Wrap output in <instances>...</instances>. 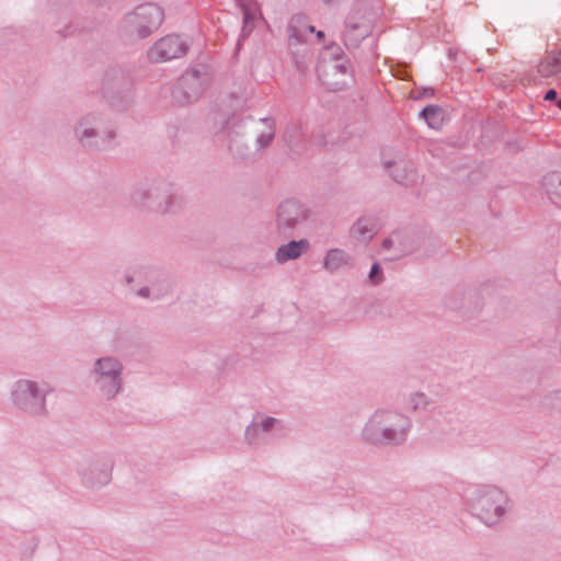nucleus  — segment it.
Masks as SVG:
<instances>
[{
    "mask_svg": "<svg viewBox=\"0 0 561 561\" xmlns=\"http://www.w3.org/2000/svg\"><path fill=\"white\" fill-rule=\"evenodd\" d=\"M465 499L472 515L488 526L500 523L508 511L507 494L495 485L470 488Z\"/></svg>",
    "mask_w": 561,
    "mask_h": 561,
    "instance_id": "f03ea898",
    "label": "nucleus"
},
{
    "mask_svg": "<svg viewBox=\"0 0 561 561\" xmlns=\"http://www.w3.org/2000/svg\"><path fill=\"white\" fill-rule=\"evenodd\" d=\"M428 404L430 400L423 392H412L405 399V408L411 411L424 410Z\"/></svg>",
    "mask_w": 561,
    "mask_h": 561,
    "instance_id": "393cba45",
    "label": "nucleus"
},
{
    "mask_svg": "<svg viewBox=\"0 0 561 561\" xmlns=\"http://www.w3.org/2000/svg\"><path fill=\"white\" fill-rule=\"evenodd\" d=\"M557 95H558L557 91L553 90V89H550V90H548L546 92L545 100L546 101H553V100L557 99Z\"/></svg>",
    "mask_w": 561,
    "mask_h": 561,
    "instance_id": "2f4dec72",
    "label": "nucleus"
},
{
    "mask_svg": "<svg viewBox=\"0 0 561 561\" xmlns=\"http://www.w3.org/2000/svg\"><path fill=\"white\" fill-rule=\"evenodd\" d=\"M377 232V224L374 218L360 217L351 228L353 238L360 241L370 240Z\"/></svg>",
    "mask_w": 561,
    "mask_h": 561,
    "instance_id": "aec40b11",
    "label": "nucleus"
},
{
    "mask_svg": "<svg viewBox=\"0 0 561 561\" xmlns=\"http://www.w3.org/2000/svg\"><path fill=\"white\" fill-rule=\"evenodd\" d=\"M314 32V26L309 25L302 14H296L289 21L288 37L291 45L304 43L307 35Z\"/></svg>",
    "mask_w": 561,
    "mask_h": 561,
    "instance_id": "6ab92c4d",
    "label": "nucleus"
},
{
    "mask_svg": "<svg viewBox=\"0 0 561 561\" xmlns=\"http://www.w3.org/2000/svg\"><path fill=\"white\" fill-rule=\"evenodd\" d=\"M540 410L548 415H561V389L546 393L540 402Z\"/></svg>",
    "mask_w": 561,
    "mask_h": 561,
    "instance_id": "412c9836",
    "label": "nucleus"
},
{
    "mask_svg": "<svg viewBox=\"0 0 561 561\" xmlns=\"http://www.w3.org/2000/svg\"><path fill=\"white\" fill-rule=\"evenodd\" d=\"M76 139L88 149H100L107 145L115 136L114 131L106 127L103 117L96 113L82 115L73 127Z\"/></svg>",
    "mask_w": 561,
    "mask_h": 561,
    "instance_id": "423d86ee",
    "label": "nucleus"
},
{
    "mask_svg": "<svg viewBox=\"0 0 561 561\" xmlns=\"http://www.w3.org/2000/svg\"><path fill=\"white\" fill-rule=\"evenodd\" d=\"M325 55L329 56L331 62L336 58H346L342 48L339 45L332 44L325 47Z\"/></svg>",
    "mask_w": 561,
    "mask_h": 561,
    "instance_id": "c85d7f7f",
    "label": "nucleus"
},
{
    "mask_svg": "<svg viewBox=\"0 0 561 561\" xmlns=\"http://www.w3.org/2000/svg\"><path fill=\"white\" fill-rule=\"evenodd\" d=\"M164 19L163 10L154 3L138 5L125 14L119 32L128 41L142 39L159 28Z\"/></svg>",
    "mask_w": 561,
    "mask_h": 561,
    "instance_id": "20e7f679",
    "label": "nucleus"
},
{
    "mask_svg": "<svg viewBox=\"0 0 561 561\" xmlns=\"http://www.w3.org/2000/svg\"><path fill=\"white\" fill-rule=\"evenodd\" d=\"M558 107L561 110V99L557 102Z\"/></svg>",
    "mask_w": 561,
    "mask_h": 561,
    "instance_id": "c9c22d12",
    "label": "nucleus"
},
{
    "mask_svg": "<svg viewBox=\"0 0 561 561\" xmlns=\"http://www.w3.org/2000/svg\"><path fill=\"white\" fill-rule=\"evenodd\" d=\"M383 165L385 169L389 170L392 179L401 185L410 186L417 181V172L411 163L385 161Z\"/></svg>",
    "mask_w": 561,
    "mask_h": 561,
    "instance_id": "2eb2a0df",
    "label": "nucleus"
},
{
    "mask_svg": "<svg viewBox=\"0 0 561 561\" xmlns=\"http://www.w3.org/2000/svg\"><path fill=\"white\" fill-rule=\"evenodd\" d=\"M392 241L391 240H385L383 241V247L385 248H389L391 245Z\"/></svg>",
    "mask_w": 561,
    "mask_h": 561,
    "instance_id": "f704fd0d",
    "label": "nucleus"
},
{
    "mask_svg": "<svg viewBox=\"0 0 561 561\" xmlns=\"http://www.w3.org/2000/svg\"><path fill=\"white\" fill-rule=\"evenodd\" d=\"M190 48L188 42L180 35L170 34L158 39L149 49L148 58L152 62H167L182 58Z\"/></svg>",
    "mask_w": 561,
    "mask_h": 561,
    "instance_id": "9d476101",
    "label": "nucleus"
},
{
    "mask_svg": "<svg viewBox=\"0 0 561 561\" xmlns=\"http://www.w3.org/2000/svg\"><path fill=\"white\" fill-rule=\"evenodd\" d=\"M370 25L366 21L353 22L348 19L343 34L344 44L347 47L356 48L370 34Z\"/></svg>",
    "mask_w": 561,
    "mask_h": 561,
    "instance_id": "a211bd4d",
    "label": "nucleus"
},
{
    "mask_svg": "<svg viewBox=\"0 0 561 561\" xmlns=\"http://www.w3.org/2000/svg\"><path fill=\"white\" fill-rule=\"evenodd\" d=\"M354 266L352 255L343 249L333 248L327 251L323 257V268L329 273L348 270Z\"/></svg>",
    "mask_w": 561,
    "mask_h": 561,
    "instance_id": "dca6fc26",
    "label": "nucleus"
},
{
    "mask_svg": "<svg viewBox=\"0 0 561 561\" xmlns=\"http://www.w3.org/2000/svg\"><path fill=\"white\" fill-rule=\"evenodd\" d=\"M244 125H245V118H240V117L233 116L232 118H230L226 122L222 129L228 133V136L230 138H232L233 135L238 136V135L242 134V129H243ZM229 150L231 152H234L232 139H230Z\"/></svg>",
    "mask_w": 561,
    "mask_h": 561,
    "instance_id": "b1692460",
    "label": "nucleus"
},
{
    "mask_svg": "<svg viewBox=\"0 0 561 561\" xmlns=\"http://www.w3.org/2000/svg\"><path fill=\"white\" fill-rule=\"evenodd\" d=\"M560 70H554V66L550 62H541L539 66V72L545 77H550L558 73Z\"/></svg>",
    "mask_w": 561,
    "mask_h": 561,
    "instance_id": "c756f323",
    "label": "nucleus"
},
{
    "mask_svg": "<svg viewBox=\"0 0 561 561\" xmlns=\"http://www.w3.org/2000/svg\"><path fill=\"white\" fill-rule=\"evenodd\" d=\"M174 196L157 184H140L130 193V203L134 207L154 214L172 211Z\"/></svg>",
    "mask_w": 561,
    "mask_h": 561,
    "instance_id": "0eeeda50",
    "label": "nucleus"
},
{
    "mask_svg": "<svg viewBox=\"0 0 561 561\" xmlns=\"http://www.w3.org/2000/svg\"><path fill=\"white\" fill-rule=\"evenodd\" d=\"M293 138H294V135H291V134H290V130H289V129H287V130L285 131V139H286V141L288 142V145H289L290 147H293V146H294V140H293Z\"/></svg>",
    "mask_w": 561,
    "mask_h": 561,
    "instance_id": "473e14b6",
    "label": "nucleus"
},
{
    "mask_svg": "<svg viewBox=\"0 0 561 561\" xmlns=\"http://www.w3.org/2000/svg\"><path fill=\"white\" fill-rule=\"evenodd\" d=\"M126 283L130 285L135 279H145L147 285L134 289V293L144 299L159 300L172 294V284L158 271L140 267L135 270L133 275H126Z\"/></svg>",
    "mask_w": 561,
    "mask_h": 561,
    "instance_id": "6e6552de",
    "label": "nucleus"
},
{
    "mask_svg": "<svg viewBox=\"0 0 561 561\" xmlns=\"http://www.w3.org/2000/svg\"><path fill=\"white\" fill-rule=\"evenodd\" d=\"M310 249V242L307 239L291 240L280 245L275 252V260L279 264L297 260Z\"/></svg>",
    "mask_w": 561,
    "mask_h": 561,
    "instance_id": "f3484780",
    "label": "nucleus"
},
{
    "mask_svg": "<svg viewBox=\"0 0 561 561\" xmlns=\"http://www.w3.org/2000/svg\"><path fill=\"white\" fill-rule=\"evenodd\" d=\"M242 11H243V27H242L241 36L245 37L253 30L252 21L254 19V15L250 12V10L248 8H243Z\"/></svg>",
    "mask_w": 561,
    "mask_h": 561,
    "instance_id": "bb28decb",
    "label": "nucleus"
},
{
    "mask_svg": "<svg viewBox=\"0 0 561 561\" xmlns=\"http://www.w3.org/2000/svg\"><path fill=\"white\" fill-rule=\"evenodd\" d=\"M49 391L46 383L19 379L13 383L10 397L18 410L31 416H42L47 412L46 398Z\"/></svg>",
    "mask_w": 561,
    "mask_h": 561,
    "instance_id": "39448f33",
    "label": "nucleus"
},
{
    "mask_svg": "<svg viewBox=\"0 0 561 561\" xmlns=\"http://www.w3.org/2000/svg\"><path fill=\"white\" fill-rule=\"evenodd\" d=\"M546 62H550L554 66V70H561V51L548 59Z\"/></svg>",
    "mask_w": 561,
    "mask_h": 561,
    "instance_id": "7c9ffc66",
    "label": "nucleus"
},
{
    "mask_svg": "<svg viewBox=\"0 0 561 561\" xmlns=\"http://www.w3.org/2000/svg\"><path fill=\"white\" fill-rule=\"evenodd\" d=\"M368 277L374 285H378L382 282V271L378 263L373 264Z\"/></svg>",
    "mask_w": 561,
    "mask_h": 561,
    "instance_id": "cd10ccee",
    "label": "nucleus"
},
{
    "mask_svg": "<svg viewBox=\"0 0 561 561\" xmlns=\"http://www.w3.org/2000/svg\"><path fill=\"white\" fill-rule=\"evenodd\" d=\"M260 123L264 125V129L256 136L255 144L257 150H263L275 137L276 122L273 117H264L260 119Z\"/></svg>",
    "mask_w": 561,
    "mask_h": 561,
    "instance_id": "4be33fe9",
    "label": "nucleus"
},
{
    "mask_svg": "<svg viewBox=\"0 0 561 561\" xmlns=\"http://www.w3.org/2000/svg\"><path fill=\"white\" fill-rule=\"evenodd\" d=\"M114 461L111 457H102L92 462L82 474L83 483L89 488L106 485L112 479Z\"/></svg>",
    "mask_w": 561,
    "mask_h": 561,
    "instance_id": "9b49d317",
    "label": "nucleus"
},
{
    "mask_svg": "<svg viewBox=\"0 0 561 561\" xmlns=\"http://www.w3.org/2000/svg\"><path fill=\"white\" fill-rule=\"evenodd\" d=\"M279 424V420L272 416L255 415L245 427L244 439L250 445H259L266 440L267 434Z\"/></svg>",
    "mask_w": 561,
    "mask_h": 561,
    "instance_id": "f8f14e48",
    "label": "nucleus"
},
{
    "mask_svg": "<svg viewBox=\"0 0 561 561\" xmlns=\"http://www.w3.org/2000/svg\"><path fill=\"white\" fill-rule=\"evenodd\" d=\"M543 185L549 194L561 196V173L552 172L543 178Z\"/></svg>",
    "mask_w": 561,
    "mask_h": 561,
    "instance_id": "a878e982",
    "label": "nucleus"
},
{
    "mask_svg": "<svg viewBox=\"0 0 561 561\" xmlns=\"http://www.w3.org/2000/svg\"><path fill=\"white\" fill-rule=\"evenodd\" d=\"M421 116L425 119V122L431 128L439 129L443 125V111L438 106H426L421 112Z\"/></svg>",
    "mask_w": 561,
    "mask_h": 561,
    "instance_id": "5701e85b",
    "label": "nucleus"
},
{
    "mask_svg": "<svg viewBox=\"0 0 561 561\" xmlns=\"http://www.w3.org/2000/svg\"><path fill=\"white\" fill-rule=\"evenodd\" d=\"M316 34L319 39H322L324 37V33L322 31H318L316 32Z\"/></svg>",
    "mask_w": 561,
    "mask_h": 561,
    "instance_id": "72a5a7b5",
    "label": "nucleus"
},
{
    "mask_svg": "<svg viewBox=\"0 0 561 561\" xmlns=\"http://www.w3.org/2000/svg\"><path fill=\"white\" fill-rule=\"evenodd\" d=\"M327 85L332 90H342L351 79V66L347 58H336L331 62L330 72L328 73Z\"/></svg>",
    "mask_w": 561,
    "mask_h": 561,
    "instance_id": "4468645a",
    "label": "nucleus"
},
{
    "mask_svg": "<svg viewBox=\"0 0 561 561\" xmlns=\"http://www.w3.org/2000/svg\"><path fill=\"white\" fill-rule=\"evenodd\" d=\"M205 87L206 76L196 69L187 70L178 82V90L183 92L187 102L197 100L205 90Z\"/></svg>",
    "mask_w": 561,
    "mask_h": 561,
    "instance_id": "ddd939ff",
    "label": "nucleus"
},
{
    "mask_svg": "<svg viewBox=\"0 0 561 561\" xmlns=\"http://www.w3.org/2000/svg\"><path fill=\"white\" fill-rule=\"evenodd\" d=\"M310 209L297 199H286L276 211V228L279 233L290 236L301 224L308 220Z\"/></svg>",
    "mask_w": 561,
    "mask_h": 561,
    "instance_id": "1a4fd4ad",
    "label": "nucleus"
},
{
    "mask_svg": "<svg viewBox=\"0 0 561 561\" xmlns=\"http://www.w3.org/2000/svg\"><path fill=\"white\" fill-rule=\"evenodd\" d=\"M412 420L391 408L377 409L367 420L362 438L374 446H401L408 440Z\"/></svg>",
    "mask_w": 561,
    "mask_h": 561,
    "instance_id": "f257e3e1",
    "label": "nucleus"
},
{
    "mask_svg": "<svg viewBox=\"0 0 561 561\" xmlns=\"http://www.w3.org/2000/svg\"><path fill=\"white\" fill-rule=\"evenodd\" d=\"M95 393L105 400H113L124 390V365L113 355L96 358L89 371Z\"/></svg>",
    "mask_w": 561,
    "mask_h": 561,
    "instance_id": "7ed1b4c3",
    "label": "nucleus"
}]
</instances>
